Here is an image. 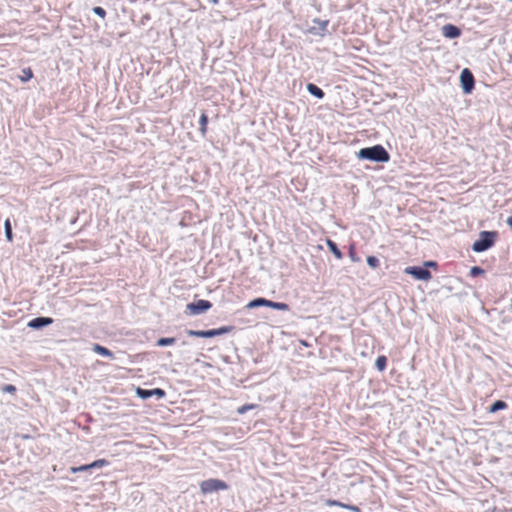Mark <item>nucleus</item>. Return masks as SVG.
Segmentation results:
<instances>
[{
	"mask_svg": "<svg viewBox=\"0 0 512 512\" xmlns=\"http://www.w3.org/2000/svg\"><path fill=\"white\" fill-rule=\"evenodd\" d=\"M357 157L361 160H369L378 163H385L390 159V155L387 150L379 144L360 149L357 152Z\"/></svg>",
	"mask_w": 512,
	"mask_h": 512,
	"instance_id": "nucleus-1",
	"label": "nucleus"
},
{
	"mask_svg": "<svg viewBox=\"0 0 512 512\" xmlns=\"http://www.w3.org/2000/svg\"><path fill=\"white\" fill-rule=\"evenodd\" d=\"M497 238L495 231H481L479 238L473 243L472 249L474 252L480 253L491 248Z\"/></svg>",
	"mask_w": 512,
	"mask_h": 512,
	"instance_id": "nucleus-2",
	"label": "nucleus"
},
{
	"mask_svg": "<svg viewBox=\"0 0 512 512\" xmlns=\"http://www.w3.org/2000/svg\"><path fill=\"white\" fill-rule=\"evenodd\" d=\"M234 329L233 326H223L217 329L210 330H192L187 329L186 334L190 337H198V338H212L220 335L227 334Z\"/></svg>",
	"mask_w": 512,
	"mask_h": 512,
	"instance_id": "nucleus-3",
	"label": "nucleus"
},
{
	"mask_svg": "<svg viewBox=\"0 0 512 512\" xmlns=\"http://www.w3.org/2000/svg\"><path fill=\"white\" fill-rule=\"evenodd\" d=\"M229 485L220 479L210 478L200 483V491L203 495H207L220 490H227Z\"/></svg>",
	"mask_w": 512,
	"mask_h": 512,
	"instance_id": "nucleus-4",
	"label": "nucleus"
},
{
	"mask_svg": "<svg viewBox=\"0 0 512 512\" xmlns=\"http://www.w3.org/2000/svg\"><path fill=\"white\" fill-rule=\"evenodd\" d=\"M264 306L275 309V310H279V311H288L289 310V305L284 302H274V301L267 300V299L261 298V297L251 300L247 304L246 307L249 309H253V308L264 307Z\"/></svg>",
	"mask_w": 512,
	"mask_h": 512,
	"instance_id": "nucleus-5",
	"label": "nucleus"
},
{
	"mask_svg": "<svg viewBox=\"0 0 512 512\" xmlns=\"http://www.w3.org/2000/svg\"><path fill=\"white\" fill-rule=\"evenodd\" d=\"M460 82L464 94L472 93L475 87V79L473 73L468 68L461 71Z\"/></svg>",
	"mask_w": 512,
	"mask_h": 512,
	"instance_id": "nucleus-6",
	"label": "nucleus"
},
{
	"mask_svg": "<svg viewBox=\"0 0 512 512\" xmlns=\"http://www.w3.org/2000/svg\"><path fill=\"white\" fill-rule=\"evenodd\" d=\"M405 273L413 276L417 280H429L431 272L423 266H409L405 268Z\"/></svg>",
	"mask_w": 512,
	"mask_h": 512,
	"instance_id": "nucleus-7",
	"label": "nucleus"
},
{
	"mask_svg": "<svg viewBox=\"0 0 512 512\" xmlns=\"http://www.w3.org/2000/svg\"><path fill=\"white\" fill-rule=\"evenodd\" d=\"M109 462L105 459H98L90 464L81 465L78 467H71L70 471L72 473H78V472H91L93 469H101L105 466H107Z\"/></svg>",
	"mask_w": 512,
	"mask_h": 512,
	"instance_id": "nucleus-8",
	"label": "nucleus"
},
{
	"mask_svg": "<svg viewBox=\"0 0 512 512\" xmlns=\"http://www.w3.org/2000/svg\"><path fill=\"white\" fill-rule=\"evenodd\" d=\"M136 394L139 398L146 400L151 397H157L158 399H162L165 397L166 392L161 388H154V389H143L138 387L136 390Z\"/></svg>",
	"mask_w": 512,
	"mask_h": 512,
	"instance_id": "nucleus-9",
	"label": "nucleus"
},
{
	"mask_svg": "<svg viewBox=\"0 0 512 512\" xmlns=\"http://www.w3.org/2000/svg\"><path fill=\"white\" fill-rule=\"evenodd\" d=\"M211 307H212V303L208 300H203V299L198 300L196 302L189 303L187 305V308L189 309V311L194 315L204 313Z\"/></svg>",
	"mask_w": 512,
	"mask_h": 512,
	"instance_id": "nucleus-10",
	"label": "nucleus"
},
{
	"mask_svg": "<svg viewBox=\"0 0 512 512\" xmlns=\"http://www.w3.org/2000/svg\"><path fill=\"white\" fill-rule=\"evenodd\" d=\"M53 323V319L50 317H36L28 322V327L32 329H42Z\"/></svg>",
	"mask_w": 512,
	"mask_h": 512,
	"instance_id": "nucleus-11",
	"label": "nucleus"
},
{
	"mask_svg": "<svg viewBox=\"0 0 512 512\" xmlns=\"http://www.w3.org/2000/svg\"><path fill=\"white\" fill-rule=\"evenodd\" d=\"M442 34L449 39L458 38L461 35V29L453 24H446L442 27Z\"/></svg>",
	"mask_w": 512,
	"mask_h": 512,
	"instance_id": "nucleus-12",
	"label": "nucleus"
},
{
	"mask_svg": "<svg viewBox=\"0 0 512 512\" xmlns=\"http://www.w3.org/2000/svg\"><path fill=\"white\" fill-rule=\"evenodd\" d=\"M92 350L101 356L108 357L110 359H114L113 352L100 344H97V343L93 344Z\"/></svg>",
	"mask_w": 512,
	"mask_h": 512,
	"instance_id": "nucleus-13",
	"label": "nucleus"
},
{
	"mask_svg": "<svg viewBox=\"0 0 512 512\" xmlns=\"http://www.w3.org/2000/svg\"><path fill=\"white\" fill-rule=\"evenodd\" d=\"M306 88H307V91L311 95H313L314 97H316L318 99H323L325 96L324 91L320 87H318L317 85H315L313 83H308Z\"/></svg>",
	"mask_w": 512,
	"mask_h": 512,
	"instance_id": "nucleus-14",
	"label": "nucleus"
},
{
	"mask_svg": "<svg viewBox=\"0 0 512 512\" xmlns=\"http://www.w3.org/2000/svg\"><path fill=\"white\" fill-rule=\"evenodd\" d=\"M326 244H327V247L329 248V250L331 251V253H333V255L337 259L343 258V253L341 252V250L338 248L337 244L333 240L327 239Z\"/></svg>",
	"mask_w": 512,
	"mask_h": 512,
	"instance_id": "nucleus-15",
	"label": "nucleus"
},
{
	"mask_svg": "<svg viewBox=\"0 0 512 512\" xmlns=\"http://www.w3.org/2000/svg\"><path fill=\"white\" fill-rule=\"evenodd\" d=\"M505 408H507V403L503 400H497L489 407L488 411L490 413H495L500 410H504Z\"/></svg>",
	"mask_w": 512,
	"mask_h": 512,
	"instance_id": "nucleus-16",
	"label": "nucleus"
},
{
	"mask_svg": "<svg viewBox=\"0 0 512 512\" xmlns=\"http://www.w3.org/2000/svg\"><path fill=\"white\" fill-rule=\"evenodd\" d=\"M4 230H5V237H6L7 241L12 242L13 241V232H12L11 222L9 219L5 220Z\"/></svg>",
	"mask_w": 512,
	"mask_h": 512,
	"instance_id": "nucleus-17",
	"label": "nucleus"
},
{
	"mask_svg": "<svg viewBox=\"0 0 512 512\" xmlns=\"http://www.w3.org/2000/svg\"><path fill=\"white\" fill-rule=\"evenodd\" d=\"M176 342V339L174 337H163L159 338L156 345L159 347L169 346Z\"/></svg>",
	"mask_w": 512,
	"mask_h": 512,
	"instance_id": "nucleus-18",
	"label": "nucleus"
},
{
	"mask_svg": "<svg viewBox=\"0 0 512 512\" xmlns=\"http://www.w3.org/2000/svg\"><path fill=\"white\" fill-rule=\"evenodd\" d=\"M375 366L379 371L385 370L387 366V358L384 355L378 356L375 361Z\"/></svg>",
	"mask_w": 512,
	"mask_h": 512,
	"instance_id": "nucleus-19",
	"label": "nucleus"
},
{
	"mask_svg": "<svg viewBox=\"0 0 512 512\" xmlns=\"http://www.w3.org/2000/svg\"><path fill=\"white\" fill-rule=\"evenodd\" d=\"M207 124H208V116L203 113L201 116H200V119H199V125H200V128L199 130L201 131V133L204 135L206 133V130H207Z\"/></svg>",
	"mask_w": 512,
	"mask_h": 512,
	"instance_id": "nucleus-20",
	"label": "nucleus"
},
{
	"mask_svg": "<svg viewBox=\"0 0 512 512\" xmlns=\"http://www.w3.org/2000/svg\"><path fill=\"white\" fill-rule=\"evenodd\" d=\"M33 77V72L31 70V68H24L22 70V75L20 76V80L21 82L25 83L27 81H29L30 79H32Z\"/></svg>",
	"mask_w": 512,
	"mask_h": 512,
	"instance_id": "nucleus-21",
	"label": "nucleus"
},
{
	"mask_svg": "<svg viewBox=\"0 0 512 512\" xmlns=\"http://www.w3.org/2000/svg\"><path fill=\"white\" fill-rule=\"evenodd\" d=\"M258 407L257 404H244L242 406H240L238 409H237V413L240 414V415H243L245 414L247 411L249 410H253V409H256Z\"/></svg>",
	"mask_w": 512,
	"mask_h": 512,
	"instance_id": "nucleus-22",
	"label": "nucleus"
},
{
	"mask_svg": "<svg viewBox=\"0 0 512 512\" xmlns=\"http://www.w3.org/2000/svg\"><path fill=\"white\" fill-rule=\"evenodd\" d=\"M367 264L371 268L375 269V268H377L379 266L380 262H379V259L377 257H375V256H368L367 257Z\"/></svg>",
	"mask_w": 512,
	"mask_h": 512,
	"instance_id": "nucleus-23",
	"label": "nucleus"
},
{
	"mask_svg": "<svg viewBox=\"0 0 512 512\" xmlns=\"http://www.w3.org/2000/svg\"><path fill=\"white\" fill-rule=\"evenodd\" d=\"M484 269H482L481 267L479 266H473L471 269H470V276L472 277H477V276H480L482 274H484Z\"/></svg>",
	"mask_w": 512,
	"mask_h": 512,
	"instance_id": "nucleus-24",
	"label": "nucleus"
},
{
	"mask_svg": "<svg viewBox=\"0 0 512 512\" xmlns=\"http://www.w3.org/2000/svg\"><path fill=\"white\" fill-rule=\"evenodd\" d=\"M0 389L3 393H9V394H15L17 391L16 387L12 384H6V385L2 386Z\"/></svg>",
	"mask_w": 512,
	"mask_h": 512,
	"instance_id": "nucleus-25",
	"label": "nucleus"
},
{
	"mask_svg": "<svg viewBox=\"0 0 512 512\" xmlns=\"http://www.w3.org/2000/svg\"><path fill=\"white\" fill-rule=\"evenodd\" d=\"M315 23H317L319 25V29L322 31V32H325L326 29H327V26L329 24V21L328 20H319V19H316L314 20Z\"/></svg>",
	"mask_w": 512,
	"mask_h": 512,
	"instance_id": "nucleus-26",
	"label": "nucleus"
},
{
	"mask_svg": "<svg viewBox=\"0 0 512 512\" xmlns=\"http://www.w3.org/2000/svg\"><path fill=\"white\" fill-rule=\"evenodd\" d=\"M93 12L94 14H96L97 16L101 17V18H104L106 16V11L104 8L100 7V6H95L93 8Z\"/></svg>",
	"mask_w": 512,
	"mask_h": 512,
	"instance_id": "nucleus-27",
	"label": "nucleus"
},
{
	"mask_svg": "<svg viewBox=\"0 0 512 512\" xmlns=\"http://www.w3.org/2000/svg\"><path fill=\"white\" fill-rule=\"evenodd\" d=\"M326 504L328 506H339V507H342V508H344V506H345V503H342V502L337 501V500H331V499L327 500Z\"/></svg>",
	"mask_w": 512,
	"mask_h": 512,
	"instance_id": "nucleus-28",
	"label": "nucleus"
},
{
	"mask_svg": "<svg viewBox=\"0 0 512 512\" xmlns=\"http://www.w3.org/2000/svg\"><path fill=\"white\" fill-rule=\"evenodd\" d=\"M349 256L353 262L359 261V258L357 257L356 252L353 247H351L349 250Z\"/></svg>",
	"mask_w": 512,
	"mask_h": 512,
	"instance_id": "nucleus-29",
	"label": "nucleus"
},
{
	"mask_svg": "<svg viewBox=\"0 0 512 512\" xmlns=\"http://www.w3.org/2000/svg\"><path fill=\"white\" fill-rule=\"evenodd\" d=\"M344 508L353 512H360V508L355 505L345 504Z\"/></svg>",
	"mask_w": 512,
	"mask_h": 512,
	"instance_id": "nucleus-30",
	"label": "nucleus"
},
{
	"mask_svg": "<svg viewBox=\"0 0 512 512\" xmlns=\"http://www.w3.org/2000/svg\"><path fill=\"white\" fill-rule=\"evenodd\" d=\"M436 266V262H433V261H428L425 263V266L424 267H435Z\"/></svg>",
	"mask_w": 512,
	"mask_h": 512,
	"instance_id": "nucleus-31",
	"label": "nucleus"
},
{
	"mask_svg": "<svg viewBox=\"0 0 512 512\" xmlns=\"http://www.w3.org/2000/svg\"><path fill=\"white\" fill-rule=\"evenodd\" d=\"M213 2H217V0H212Z\"/></svg>",
	"mask_w": 512,
	"mask_h": 512,
	"instance_id": "nucleus-32",
	"label": "nucleus"
}]
</instances>
